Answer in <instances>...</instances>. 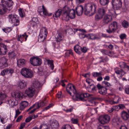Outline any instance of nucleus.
<instances>
[{
    "label": "nucleus",
    "mask_w": 129,
    "mask_h": 129,
    "mask_svg": "<svg viewBox=\"0 0 129 129\" xmlns=\"http://www.w3.org/2000/svg\"><path fill=\"white\" fill-rule=\"evenodd\" d=\"M0 4V15H3L7 11H10L13 8L14 2L12 0H1Z\"/></svg>",
    "instance_id": "nucleus-1"
},
{
    "label": "nucleus",
    "mask_w": 129,
    "mask_h": 129,
    "mask_svg": "<svg viewBox=\"0 0 129 129\" xmlns=\"http://www.w3.org/2000/svg\"><path fill=\"white\" fill-rule=\"evenodd\" d=\"M96 5L92 3H88L86 4L84 6V14L91 16L93 15L95 13Z\"/></svg>",
    "instance_id": "nucleus-2"
},
{
    "label": "nucleus",
    "mask_w": 129,
    "mask_h": 129,
    "mask_svg": "<svg viewBox=\"0 0 129 129\" xmlns=\"http://www.w3.org/2000/svg\"><path fill=\"white\" fill-rule=\"evenodd\" d=\"M21 73L23 76L26 78H30L33 76V72L28 68H23L21 70Z\"/></svg>",
    "instance_id": "nucleus-3"
},
{
    "label": "nucleus",
    "mask_w": 129,
    "mask_h": 129,
    "mask_svg": "<svg viewBox=\"0 0 129 129\" xmlns=\"http://www.w3.org/2000/svg\"><path fill=\"white\" fill-rule=\"evenodd\" d=\"M90 95V94L87 93H82L79 94L77 92L75 96L73 97V100L75 101H77L79 100L84 101L86 100L85 99V98H88Z\"/></svg>",
    "instance_id": "nucleus-4"
},
{
    "label": "nucleus",
    "mask_w": 129,
    "mask_h": 129,
    "mask_svg": "<svg viewBox=\"0 0 129 129\" xmlns=\"http://www.w3.org/2000/svg\"><path fill=\"white\" fill-rule=\"evenodd\" d=\"M8 18L9 22L13 23L14 26H17L19 24L20 21L18 17L16 15L12 14H9Z\"/></svg>",
    "instance_id": "nucleus-5"
},
{
    "label": "nucleus",
    "mask_w": 129,
    "mask_h": 129,
    "mask_svg": "<svg viewBox=\"0 0 129 129\" xmlns=\"http://www.w3.org/2000/svg\"><path fill=\"white\" fill-rule=\"evenodd\" d=\"M66 90L72 96V98L73 99V97L75 96L77 92L75 86L71 84H68L66 87Z\"/></svg>",
    "instance_id": "nucleus-6"
},
{
    "label": "nucleus",
    "mask_w": 129,
    "mask_h": 129,
    "mask_svg": "<svg viewBox=\"0 0 129 129\" xmlns=\"http://www.w3.org/2000/svg\"><path fill=\"white\" fill-rule=\"evenodd\" d=\"M69 10V7L67 6H65L63 8L61 15L62 20L66 21H67L69 20L70 17L68 12Z\"/></svg>",
    "instance_id": "nucleus-7"
},
{
    "label": "nucleus",
    "mask_w": 129,
    "mask_h": 129,
    "mask_svg": "<svg viewBox=\"0 0 129 129\" xmlns=\"http://www.w3.org/2000/svg\"><path fill=\"white\" fill-rule=\"evenodd\" d=\"M117 29V23L116 21H113L108 26V29H107V32L109 34L114 33Z\"/></svg>",
    "instance_id": "nucleus-8"
},
{
    "label": "nucleus",
    "mask_w": 129,
    "mask_h": 129,
    "mask_svg": "<svg viewBox=\"0 0 129 129\" xmlns=\"http://www.w3.org/2000/svg\"><path fill=\"white\" fill-rule=\"evenodd\" d=\"M110 120V117L108 115H101L99 118V121L100 123L103 124L108 123Z\"/></svg>",
    "instance_id": "nucleus-9"
},
{
    "label": "nucleus",
    "mask_w": 129,
    "mask_h": 129,
    "mask_svg": "<svg viewBox=\"0 0 129 129\" xmlns=\"http://www.w3.org/2000/svg\"><path fill=\"white\" fill-rule=\"evenodd\" d=\"M29 61L30 63L34 66H39L42 63L41 59L37 57L30 58Z\"/></svg>",
    "instance_id": "nucleus-10"
},
{
    "label": "nucleus",
    "mask_w": 129,
    "mask_h": 129,
    "mask_svg": "<svg viewBox=\"0 0 129 129\" xmlns=\"http://www.w3.org/2000/svg\"><path fill=\"white\" fill-rule=\"evenodd\" d=\"M42 85L37 80H34L32 82L31 86L35 89L36 91H38L42 88Z\"/></svg>",
    "instance_id": "nucleus-11"
},
{
    "label": "nucleus",
    "mask_w": 129,
    "mask_h": 129,
    "mask_svg": "<svg viewBox=\"0 0 129 129\" xmlns=\"http://www.w3.org/2000/svg\"><path fill=\"white\" fill-rule=\"evenodd\" d=\"M111 3L114 10H118L122 6L121 0H112Z\"/></svg>",
    "instance_id": "nucleus-12"
},
{
    "label": "nucleus",
    "mask_w": 129,
    "mask_h": 129,
    "mask_svg": "<svg viewBox=\"0 0 129 129\" xmlns=\"http://www.w3.org/2000/svg\"><path fill=\"white\" fill-rule=\"evenodd\" d=\"M8 60L5 56H3L0 58V69H3L8 66L7 63Z\"/></svg>",
    "instance_id": "nucleus-13"
},
{
    "label": "nucleus",
    "mask_w": 129,
    "mask_h": 129,
    "mask_svg": "<svg viewBox=\"0 0 129 129\" xmlns=\"http://www.w3.org/2000/svg\"><path fill=\"white\" fill-rule=\"evenodd\" d=\"M35 91H36L35 89L30 86L26 90L25 93L27 94L29 97L31 98L34 95Z\"/></svg>",
    "instance_id": "nucleus-14"
},
{
    "label": "nucleus",
    "mask_w": 129,
    "mask_h": 129,
    "mask_svg": "<svg viewBox=\"0 0 129 129\" xmlns=\"http://www.w3.org/2000/svg\"><path fill=\"white\" fill-rule=\"evenodd\" d=\"M112 20V17L111 15H105L103 18V21L105 24H108L111 22Z\"/></svg>",
    "instance_id": "nucleus-15"
},
{
    "label": "nucleus",
    "mask_w": 129,
    "mask_h": 129,
    "mask_svg": "<svg viewBox=\"0 0 129 129\" xmlns=\"http://www.w3.org/2000/svg\"><path fill=\"white\" fill-rule=\"evenodd\" d=\"M49 124L52 129H57L59 125L58 122L56 120H50Z\"/></svg>",
    "instance_id": "nucleus-16"
},
{
    "label": "nucleus",
    "mask_w": 129,
    "mask_h": 129,
    "mask_svg": "<svg viewBox=\"0 0 129 129\" xmlns=\"http://www.w3.org/2000/svg\"><path fill=\"white\" fill-rule=\"evenodd\" d=\"M7 51L6 46L3 44H0V54L3 55L6 54Z\"/></svg>",
    "instance_id": "nucleus-17"
},
{
    "label": "nucleus",
    "mask_w": 129,
    "mask_h": 129,
    "mask_svg": "<svg viewBox=\"0 0 129 129\" xmlns=\"http://www.w3.org/2000/svg\"><path fill=\"white\" fill-rule=\"evenodd\" d=\"M75 10L77 15L80 16L82 14L83 10V6L81 5L78 6L76 8Z\"/></svg>",
    "instance_id": "nucleus-18"
},
{
    "label": "nucleus",
    "mask_w": 129,
    "mask_h": 129,
    "mask_svg": "<svg viewBox=\"0 0 129 129\" xmlns=\"http://www.w3.org/2000/svg\"><path fill=\"white\" fill-rule=\"evenodd\" d=\"M55 38L57 42H59L62 40L64 38V36L61 33L58 32L56 35Z\"/></svg>",
    "instance_id": "nucleus-19"
},
{
    "label": "nucleus",
    "mask_w": 129,
    "mask_h": 129,
    "mask_svg": "<svg viewBox=\"0 0 129 129\" xmlns=\"http://www.w3.org/2000/svg\"><path fill=\"white\" fill-rule=\"evenodd\" d=\"M23 94L22 93L19 91H16L13 93L12 95L13 97H15V98H19L22 97Z\"/></svg>",
    "instance_id": "nucleus-20"
},
{
    "label": "nucleus",
    "mask_w": 129,
    "mask_h": 129,
    "mask_svg": "<svg viewBox=\"0 0 129 129\" xmlns=\"http://www.w3.org/2000/svg\"><path fill=\"white\" fill-rule=\"evenodd\" d=\"M28 36L26 35V34L24 33L21 35H18L17 40L22 43L23 41H25L26 40Z\"/></svg>",
    "instance_id": "nucleus-21"
},
{
    "label": "nucleus",
    "mask_w": 129,
    "mask_h": 129,
    "mask_svg": "<svg viewBox=\"0 0 129 129\" xmlns=\"http://www.w3.org/2000/svg\"><path fill=\"white\" fill-rule=\"evenodd\" d=\"M101 38L100 37H98L95 35L90 34H87V39H91L92 40H99Z\"/></svg>",
    "instance_id": "nucleus-22"
},
{
    "label": "nucleus",
    "mask_w": 129,
    "mask_h": 129,
    "mask_svg": "<svg viewBox=\"0 0 129 129\" xmlns=\"http://www.w3.org/2000/svg\"><path fill=\"white\" fill-rule=\"evenodd\" d=\"M8 102L9 104H11L12 107L17 105L18 104V101L15 99L10 100L8 101Z\"/></svg>",
    "instance_id": "nucleus-23"
},
{
    "label": "nucleus",
    "mask_w": 129,
    "mask_h": 129,
    "mask_svg": "<svg viewBox=\"0 0 129 129\" xmlns=\"http://www.w3.org/2000/svg\"><path fill=\"white\" fill-rule=\"evenodd\" d=\"M45 101H42L35 103L36 107L37 109H39L40 107H42L46 105Z\"/></svg>",
    "instance_id": "nucleus-24"
},
{
    "label": "nucleus",
    "mask_w": 129,
    "mask_h": 129,
    "mask_svg": "<svg viewBox=\"0 0 129 129\" xmlns=\"http://www.w3.org/2000/svg\"><path fill=\"white\" fill-rule=\"evenodd\" d=\"M121 117L124 120H128L129 118V115L125 111H123L121 113Z\"/></svg>",
    "instance_id": "nucleus-25"
},
{
    "label": "nucleus",
    "mask_w": 129,
    "mask_h": 129,
    "mask_svg": "<svg viewBox=\"0 0 129 129\" xmlns=\"http://www.w3.org/2000/svg\"><path fill=\"white\" fill-rule=\"evenodd\" d=\"M115 73L117 75L120 74L121 76L122 77L124 75L125 73L122 70L118 68H116L114 69Z\"/></svg>",
    "instance_id": "nucleus-26"
},
{
    "label": "nucleus",
    "mask_w": 129,
    "mask_h": 129,
    "mask_svg": "<svg viewBox=\"0 0 129 129\" xmlns=\"http://www.w3.org/2000/svg\"><path fill=\"white\" fill-rule=\"evenodd\" d=\"M25 61L24 59H20L17 61V64L18 67H21L25 65Z\"/></svg>",
    "instance_id": "nucleus-27"
},
{
    "label": "nucleus",
    "mask_w": 129,
    "mask_h": 129,
    "mask_svg": "<svg viewBox=\"0 0 129 129\" xmlns=\"http://www.w3.org/2000/svg\"><path fill=\"white\" fill-rule=\"evenodd\" d=\"M68 12L70 18L71 19H73L75 17V12L74 10L73 9H70L69 8V10Z\"/></svg>",
    "instance_id": "nucleus-28"
},
{
    "label": "nucleus",
    "mask_w": 129,
    "mask_h": 129,
    "mask_svg": "<svg viewBox=\"0 0 129 129\" xmlns=\"http://www.w3.org/2000/svg\"><path fill=\"white\" fill-rule=\"evenodd\" d=\"M26 83L24 80H20L18 83V86L21 89L24 88L26 86Z\"/></svg>",
    "instance_id": "nucleus-29"
},
{
    "label": "nucleus",
    "mask_w": 129,
    "mask_h": 129,
    "mask_svg": "<svg viewBox=\"0 0 129 129\" xmlns=\"http://www.w3.org/2000/svg\"><path fill=\"white\" fill-rule=\"evenodd\" d=\"M74 50L77 54H80L81 53L82 47L78 45H76L74 48Z\"/></svg>",
    "instance_id": "nucleus-30"
},
{
    "label": "nucleus",
    "mask_w": 129,
    "mask_h": 129,
    "mask_svg": "<svg viewBox=\"0 0 129 129\" xmlns=\"http://www.w3.org/2000/svg\"><path fill=\"white\" fill-rule=\"evenodd\" d=\"M62 9H59L56 11L54 14L53 15V17L57 18L59 17L62 13Z\"/></svg>",
    "instance_id": "nucleus-31"
},
{
    "label": "nucleus",
    "mask_w": 129,
    "mask_h": 129,
    "mask_svg": "<svg viewBox=\"0 0 129 129\" xmlns=\"http://www.w3.org/2000/svg\"><path fill=\"white\" fill-rule=\"evenodd\" d=\"M8 96L6 93H3L0 91V100H6Z\"/></svg>",
    "instance_id": "nucleus-32"
},
{
    "label": "nucleus",
    "mask_w": 129,
    "mask_h": 129,
    "mask_svg": "<svg viewBox=\"0 0 129 129\" xmlns=\"http://www.w3.org/2000/svg\"><path fill=\"white\" fill-rule=\"evenodd\" d=\"M43 9V13L44 15L46 16H50L51 15V14H49L47 9H46L44 5L42 6Z\"/></svg>",
    "instance_id": "nucleus-33"
},
{
    "label": "nucleus",
    "mask_w": 129,
    "mask_h": 129,
    "mask_svg": "<svg viewBox=\"0 0 129 129\" xmlns=\"http://www.w3.org/2000/svg\"><path fill=\"white\" fill-rule=\"evenodd\" d=\"M99 92L102 94L105 95L107 93V89L106 87H103L99 91Z\"/></svg>",
    "instance_id": "nucleus-34"
},
{
    "label": "nucleus",
    "mask_w": 129,
    "mask_h": 129,
    "mask_svg": "<svg viewBox=\"0 0 129 129\" xmlns=\"http://www.w3.org/2000/svg\"><path fill=\"white\" fill-rule=\"evenodd\" d=\"M8 55L9 57L12 59H15L17 55L13 51L9 52L8 53Z\"/></svg>",
    "instance_id": "nucleus-35"
},
{
    "label": "nucleus",
    "mask_w": 129,
    "mask_h": 129,
    "mask_svg": "<svg viewBox=\"0 0 129 129\" xmlns=\"http://www.w3.org/2000/svg\"><path fill=\"white\" fill-rule=\"evenodd\" d=\"M46 34L43 36V35L40 34L38 37V41L40 42H43L46 39Z\"/></svg>",
    "instance_id": "nucleus-36"
},
{
    "label": "nucleus",
    "mask_w": 129,
    "mask_h": 129,
    "mask_svg": "<svg viewBox=\"0 0 129 129\" xmlns=\"http://www.w3.org/2000/svg\"><path fill=\"white\" fill-rule=\"evenodd\" d=\"M119 67L121 68H127L129 69V66H127L126 64L124 62H121L119 63Z\"/></svg>",
    "instance_id": "nucleus-37"
},
{
    "label": "nucleus",
    "mask_w": 129,
    "mask_h": 129,
    "mask_svg": "<svg viewBox=\"0 0 129 129\" xmlns=\"http://www.w3.org/2000/svg\"><path fill=\"white\" fill-rule=\"evenodd\" d=\"M100 4L102 6H107L109 2V0H100Z\"/></svg>",
    "instance_id": "nucleus-38"
},
{
    "label": "nucleus",
    "mask_w": 129,
    "mask_h": 129,
    "mask_svg": "<svg viewBox=\"0 0 129 129\" xmlns=\"http://www.w3.org/2000/svg\"><path fill=\"white\" fill-rule=\"evenodd\" d=\"M102 85L105 86V87H110L112 85L109 82L106 81H104L102 82Z\"/></svg>",
    "instance_id": "nucleus-39"
},
{
    "label": "nucleus",
    "mask_w": 129,
    "mask_h": 129,
    "mask_svg": "<svg viewBox=\"0 0 129 129\" xmlns=\"http://www.w3.org/2000/svg\"><path fill=\"white\" fill-rule=\"evenodd\" d=\"M105 12L106 10L103 8H100L98 10V13L103 16L105 14Z\"/></svg>",
    "instance_id": "nucleus-40"
},
{
    "label": "nucleus",
    "mask_w": 129,
    "mask_h": 129,
    "mask_svg": "<svg viewBox=\"0 0 129 129\" xmlns=\"http://www.w3.org/2000/svg\"><path fill=\"white\" fill-rule=\"evenodd\" d=\"M102 73L101 72H93L92 73V75L94 77H98L102 75Z\"/></svg>",
    "instance_id": "nucleus-41"
},
{
    "label": "nucleus",
    "mask_w": 129,
    "mask_h": 129,
    "mask_svg": "<svg viewBox=\"0 0 129 129\" xmlns=\"http://www.w3.org/2000/svg\"><path fill=\"white\" fill-rule=\"evenodd\" d=\"M47 61L48 63L50 64V67L51 69L53 70L54 67L53 64V61L52 60H50L49 59L47 60Z\"/></svg>",
    "instance_id": "nucleus-42"
},
{
    "label": "nucleus",
    "mask_w": 129,
    "mask_h": 129,
    "mask_svg": "<svg viewBox=\"0 0 129 129\" xmlns=\"http://www.w3.org/2000/svg\"><path fill=\"white\" fill-rule=\"evenodd\" d=\"M47 61L48 63L50 64V67L51 69L53 70L54 67L53 64V61L52 60H50L49 59L47 60Z\"/></svg>",
    "instance_id": "nucleus-43"
},
{
    "label": "nucleus",
    "mask_w": 129,
    "mask_h": 129,
    "mask_svg": "<svg viewBox=\"0 0 129 129\" xmlns=\"http://www.w3.org/2000/svg\"><path fill=\"white\" fill-rule=\"evenodd\" d=\"M96 87L93 84H91L90 85L89 87L88 88V91L90 92H92L95 90Z\"/></svg>",
    "instance_id": "nucleus-44"
},
{
    "label": "nucleus",
    "mask_w": 129,
    "mask_h": 129,
    "mask_svg": "<svg viewBox=\"0 0 129 129\" xmlns=\"http://www.w3.org/2000/svg\"><path fill=\"white\" fill-rule=\"evenodd\" d=\"M18 12L20 16L21 17H23L25 16V13L22 9L20 8L18 10Z\"/></svg>",
    "instance_id": "nucleus-45"
},
{
    "label": "nucleus",
    "mask_w": 129,
    "mask_h": 129,
    "mask_svg": "<svg viewBox=\"0 0 129 129\" xmlns=\"http://www.w3.org/2000/svg\"><path fill=\"white\" fill-rule=\"evenodd\" d=\"M123 9L125 11L129 10V2H125L124 3Z\"/></svg>",
    "instance_id": "nucleus-46"
},
{
    "label": "nucleus",
    "mask_w": 129,
    "mask_h": 129,
    "mask_svg": "<svg viewBox=\"0 0 129 129\" xmlns=\"http://www.w3.org/2000/svg\"><path fill=\"white\" fill-rule=\"evenodd\" d=\"M7 70H8L7 74H9L11 76L12 74L14 73V70L12 68H9L7 69Z\"/></svg>",
    "instance_id": "nucleus-47"
},
{
    "label": "nucleus",
    "mask_w": 129,
    "mask_h": 129,
    "mask_svg": "<svg viewBox=\"0 0 129 129\" xmlns=\"http://www.w3.org/2000/svg\"><path fill=\"white\" fill-rule=\"evenodd\" d=\"M71 121L72 123L75 124H78L79 120L77 118H72L71 119Z\"/></svg>",
    "instance_id": "nucleus-48"
},
{
    "label": "nucleus",
    "mask_w": 129,
    "mask_h": 129,
    "mask_svg": "<svg viewBox=\"0 0 129 129\" xmlns=\"http://www.w3.org/2000/svg\"><path fill=\"white\" fill-rule=\"evenodd\" d=\"M122 25L123 27L126 28L128 25V22L126 21L125 20L122 22Z\"/></svg>",
    "instance_id": "nucleus-49"
},
{
    "label": "nucleus",
    "mask_w": 129,
    "mask_h": 129,
    "mask_svg": "<svg viewBox=\"0 0 129 129\" xmlns=\"http://www.w3.org/2000/svg\"><path fill=\"white\" fill-rule=\"evenodd\" d=\"M87 34L83 33H80L79 34V37L80 39H83L85 38H87Z\"/></svg>",
    "instance_id": "nucleus-50"
},
{
    "label": "nucleus",
    "mask_w": 129,
    "mask_h": 129,
    "mask_svg": "<svg viewBox=\"0 0 129 129\" xmlns=\"http://www.w3.org/2000/svg\"><path fill=\"white\" fill-rule=\"evenodd\" d=\"M3 31L6 33H9L11 30L12 29L11 28L7 27L6 28H4L3 29Z\"/></svg>",
    "instance_id": "nucleus-51"
},
{
    "label": "nucleus",
    "mask_w": 129,
    "mask_h": 129,
    "mask_svg": "<svg viewBox=\"0 0 129 129\" xmlns=\"http://www.w3.org/2000/svg\"><path fill=\"white\" fill-rule=\"evenodd\" d=\"M40 129H49L47 125L45 124L41 125L40 126Z\"/></svg>",
    "instance_id": "nucleus-52"
},
{
    "label": "nucleus",
    "mask_w": 129,
    "mask_h": 129,
    "mask_svg": "<svg viewBox=\"0 0 129 129\" xmlns=\"http://www.w3.org/2000/svg\"><path fill=\"white\" fill-rule=\"evenodd\" d=\"M103 16L98 13V14L96 15L95 16V19L96 20H98L102 19Z\"/></svg>",
    "instance_id": "nucleus-53"
},
{
    "label": "nucleus",
    "mask_w": 129,
    "mask_h": 129,
    "mask_svg": "<svg viewBox=\"0 0 129 129\" xmlns=\"http://www.w3.org/2000/svg\"><path fill=\"white\" fill-rule=\"evenodd\" d=\"M114 10H109V13H110V15H113L115 14H117L116 13L115 11Z\"/></svg>",
    "instance_id": "nucleus-54"
},
{
    "label": "nucleus",
    "mask_w": 129,
    "mask_h": 129,
    "mask_svg": "<svg viewBox=\"0 0 129 129\" xmlns=\"http://www.w3.org/2000/svg\"><path fill=\"white\" fill-rule=\"evenodd\" d=\"M8 70H7V69H5L2 71L1 73V74L2 75L4 76L5 75L7 74V72Z\"/></svg>",
    "instance_id": "nucleus-55"
},
{
    "label": "nucleus",
    "mask_w": 129,
    "mask_h": 129,
    "mask_svg": "<svg viewBox=\"0 0 129 129\" xmlns=\"http://www.w3.org/2000/svg\"><path fill=\"white\" fill-rule=\"evenodd\" d=\"M53 105L52 104H51L45 107L44 109L43 110V111H44L45 110H47L50 108L52 107Z\"/></svg>",
    "instance_id": "nucleus-56"
},
{
    "label": "nucleus",
    "mask_w": 129,
    "mask_h": 129,
    "mask_svg": "<svg viewBox=\"0 0 129 129\" xmlns=\"http://www.w3.org/2000/svg\"><path fill=\"white\" fill-rule=\"evenodd\" d=\"M62 129H72L71 126L69 125H67L62 127Z\"/></svg>",
    "instance_id": "nucleus-57"
},
{
    "label": "nucleus",
    "mask_w": 129,
    "mask_h": 129,
    "mask_svg": "<svg viewBox=\"0 0 129 129\" xmlns=\"http://www.w3.org/2000/svg\"><path fill=\"white\" fill-rule=\"evenodd\" d=\"M67 32L70 35H71L73 34V33L74 32L73 30L71 28H69L68 29L67 31Z\"/></svg>",
    "instance_id": "nucleus-58"
},
{
    "label": "nucleus",
    "mask_w": 129,
    "mask_h": 129,
    "mask_svg": "<svg viewBox=\"0 0 129 129\" xmlns=\"http://www.w3.org/2000/svg\"><path fill=\"white\" fill-rule=\"evenodd\" d=\"M126 36V35L125 34H122L120 35V37L122 40L125 39Z\"/></svg>",
    "instance_id": "nucleus-59"
},
{
    "label": "nucleus",
    "mask_w": 129,
    "mask_h": 129,
    "mask_svg": "<svg viewBox=\"0 0 129 129\" xmlns=\"http://www.w3.org/2000/svg\"><path fill=\"white\" fill-rule=\"evenodd\" d=\"M32 117H29L26 118L25 119V121L26 122H28L30 121L32 119Z\"/></svg>",
    "instance_id": "nucleus-60"
},
{
    "label": "nucleus",
    "mask_w": 129,
    "mask_h": 129,
    "mask_svg": "<svg viewBox=\"0 0 129 129\" xmlns=\"http://www.w3.org/2000/svg\"><path fill=\"white\" fill-rule=\"evenodd\" d=\"M23 105L24 106V107H26L28 105V102L26 101H24L22 102L21 104Z\"/></svg>",
    "instance_id": "nucleus-61"
},
{
    "label": "nucleus",
    "mask_w": 129,
    "mask_h": 129,
    "mask_svg": "<svg viewBox=\"0 0 129 129\" xmlns=\"http://www.w3.org/2000/svg\"><path fill=\"white\" fill-rule=\"evenodd\" d=\"M97 86L98 89L100 90L104 86L100 84H98L97 85Z\"/></svg>",
    "instance_id": "nucleus-62"
},
{
    "label": "nucleus",
    "mask_w": 129,
    "mask_h": 129,
    "mask_svg": "<svg viewBox=\"0 0 129 129\" xmlns=\"http://www.w3.org/2000/svg\"><path fill=\"white\" fill-rule=\"evenodd\" d=\"M81 50H81V53L83 52L85 53L87 52V49L85 47H83L82 48Z\"/></svg>",
    "instance_id": "nucleus-63"
},
{
    "label": "nucleus",
    "mask_w": 129,
    "mask_h": 129,
    "mask_svg": "<svg viewBox=\"0 0 129 129\" xmlns=\"http://www.w3.org/2000/svg\"><path fill=\"white\" fill-rule=\"evenodd\" d=\"M73 108H71L70 109H67L66 110H64L66 112H71L73 110Z\"/></svg>",
    "instance_id": "nucleus-64"
}]
</instances>
